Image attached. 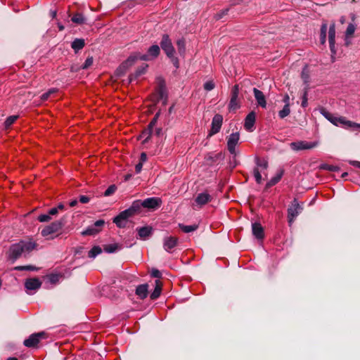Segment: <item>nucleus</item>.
<instances>
[{"label":"nucleus","mask_w":360,"mask_h":360,"mask_svg":"<svg viewBox=\"0 0 360 360\" xmlns=\"http://www.w3.org/2000/svg\"><path fill=\"white\" fill-rule=\"evenodd\" d=\"M36 248L37 243L34 241L21 240L11 245L8 251V258L14 262L22 255L30 253Z\"/></svg>","instance_id":"obj_1"},{"label":"nucleus","mask_w":360,"mask_h":360,"mask_svg":"<svg viewBox=\"0 0 360 360\" xmlns=\"http://www.w3.org/2000/svg\"><path fill=\"white\" fill-rule=\"evenodd\" d=\"M320 112L326 119L337 127H341L345 129H352L354 131H360V124L347 120L342 116H335L323 108H321Z\"/></svg>","instance_id":"obj_2"},{"label":"nucleus","mask_w":360,"mask_h":360,"mask_svg":"<svg viewBox=\"0 0 360 360\" xmlns=\"http://www.w3.org/2000/svg\"><path fill=\"white\" fill-rule=\"evenodd\" d=\"M63 225L64 222L62 219L53 221L51 224L45 226L41 230V234L43 237H45L46 239H53L56 237L53 236V234L57 233L59 230H60Z\"/></svg>","instance_id":"obj_3"},{"label":"nucleus","mask_w":360,"mask_h":360,"mask_svg":"<svg viewBox=\"0 0 360 360\" xmlns=\"http://www.w3.org/2000/svg\"><path fill=\"white\" fill-rule=\"evenodd\" d=\"M239 140V132L231 133L227 138V150L233 156V158H235L239 154V151L236 148Z\"/></svg>","instance_id":"obj_4"},{"label":"nucleus","mask_w":360,"mask_h":360,"mask_svg":"<svg viewBox=\"0 0 360 360\" xmlns=\"http://www.w3.org/2000/svg\"><path fill=\"white\" fill-rule=\"evenodd\" d=\"M302 207L299 205L296 199H294L291 205L288 209V222L291 226L295 219L302 212Z\"/></svg>","instance_id":"obj_5"},{"label":"nucleus","mask_w":360,"mask_h":360,"mask_svg":"<svg viewBox=\"0 0 360 360\" xmlns=\"http://www.w3.org/2000/svg\"><path fill=\"white\" fill-rule=\"evenodd\" d=\"M137 60L148 61L151 60V58L148 56V53L142 54L141 53H135L131 54L122 64V66L124 68H127L132 65Z\"/></svg>","instance_id":"obj_6"},{"label":"nucleus","mask_w":360,"mask_h":360,"mask_svg":"<svg viewBox=\"0 0 360 360\" xmlns=\"http://www.w3.org/2000/svg\"><path fill=\"white\" fill-rule=\"evenodd\" d=\"M290 148L293 150H309L314 148L318 146L317 141H299L295 142H292L290 143Z\"/></svg>","instance_id":"obj_7"},{"label":"nucleus","mask_w":360,"mask_h":360,"mask_svg":"<svg viewBox=\"0 0 360 360\" xmlns=\"http://www.w3.org/2000/svg\"><path fill=\"white\" fill-rule=\"evenodd\" d=\"M160 46L167 57L174 55L175 50L168 34H164L160 41Z\"/></svg>","instance_id":"obj_8"},{"label":"nucleus","mask_w":360,"mask_h":360,"mask_svg":"<svg viewBox=\"0 0 360 360\" xmlns=\"http://www.w3.org/2000/svg\"><path fill=\"white\" fill-rule=\"evenodd\" d=\"M105 224V221L103 219L97 220L94 224L88 226L82 234L84 236H93L101 231L102 227Z\"/></svg>","instance_id":"obj_9"},{"label":"nucleus","mask_w":360,"mask_h":360,"mask_svg":"<svg viewBox=\"0 0 360 360\" xmlns=\"http://www.w3.org/2000/svg\"><path fill=\"white\" fill-rule=\"evenodd\" d=\"M162 202L160 198H148L143 200V207L150 210H155L161 206Z\"/></svg>","instance_id":"obj_10"},{"label":"nucleus","mask_w":360,"mask_h":360,"mask_svg":"<svg viewBox=\"0 0 360 360\" xmlns=\"http://www.w3.org/2000/svg\"><path fill=\"white\" fill-rule=\"evenodd\" d=\"M45 333L43 332L33 333L27 339H25L23 342V344L27 347H36L41 338L44 336Z\"/></svg>","instance_id":"obj_11"},{"label":"nucleus","mask_w":360,"mask_h":360,"mask_svg":"<svg viewBox=\"0 0 360 360\" xmlns=\"http://www.w3.org/2000/svg\"><path fill=\"white\" fill-rule=\"evenodd\" d=\"M212 196L207 192H202L196 196L195 198V204L193 206H197L198 208L202 207L212 200Z\"/></svg>","instance_id":"obj_12"},{"label":"nucleus","mask_w":360,"mask_h":360,"mask_svg":"<svg viewBox=\"0 0 360 360\" xmlns=\"http://www.w3.org/2000/svg\"><path fill=\"white\" fill-rule=\"evenodd\" d=\"M223 122V117L217 114L214 116L212 121V127L210 132V135H214L217 133H218L221 127Z\"/></svg>","instance_id":"obj_13"},{"label":"nucleus","mask_w":360,"mask_h":360,"mask_svg":"<svg viewBox=\"0 0 360 360\" xmlns=\"http://www.w3.org/2000/svg\"><path fill=\"white\" fill-rule=\"evenodd\" d=\"M179 242V239L173 236H167L163 239V248L165 251L171 252L172 250L174 248Z\"/></svg>","instance_id":"obj_14"},{"label":"nucleus","mask_w":360,"mask_h":360,"mask_svg":"<svg viewBox=\"0 0 360 360\" xmlns=\"http://www.w3.org/2000/svg\"><path fill=\"white\" fill-rule=\"evenodd\" d=\"M328 41H329V46L330 49L333 54L336 53V49H335V24L333 23L329 27L328 30Z\"/></svg>","instance_id":"obj_15"},{"label":"nucleus","mask_w":360,"mask_h":360,"mask_svg":"<svg viewBox=\"0 0 360 360\" xmlns=\"http://www.w3.org/2000/svg\"><path fill=\"white\" fill-rule=\"evenodd\" d=\"M256 115L254 111L250 112L245 119L244 127L247 131H252L255 123Z\"/></svg>","instance_id":"obj_16"},{"label":"nucleus","mask_w":360,"mask_h":360,"mask_svg":"<svg viewBox=\"0 0 360 360\" xmlns=\"http://www.w3.org/2000/svg\"><path fill=\"white\" fill-rule=\"evenodd\" d=\"M138 236L141 240H147L153 233V228L149 226H146L136 229Z\"/></svg>","instance_id":"obj_17"},{"label":"nucleus","mask_w":360,"mask_h":360,"mask_svg":"<svg viewBox=\"0 0 360 360\" xmlns=\"http://www.w3.org/2000/svg\"><path fill=\"white\" fill-rule=\"evenodd\" d=\"M253 93L257 105L263 108H265L266 107V101L263 92L257 88H254Z\"/></svg>","instance_id":"obj_18"},{"label":"nucleus","mask_w":360,"mask_h":360,"mask_svg":"<svg viewBox=\"0 0 360 360\" xmlns=\"http://www.w3.org/2000/svg\"><path fill=\"white\" fill-rule=\"evenodd\" d=\"M41 281L37 278H29L25 283V287L29 290H37L41 287Z\"/></svg>","instance_id":"obj_19"},{"label":"nucleus","mask_w":360,"mask_h":360,"mask_svg":"<svg viewBox=\"0 0 360 360\" xmlns=\"http://www.w3.org/2000/svg\"><path fill=\"white\" fill-rule=\"evenodd\" d=\"M252 234L257 239H263L264 236V229L259 223L255 222L252 224Z\"/></svg>","instance_id":"obj_20"},{"label":"nucleus","mask_w":360,"mask_h":360,"mask_svg":"<svg viewBox=\"0 0 360 360\" xmlns=\"http://www.w3.org/2000/svg\"><path fill=\"white\" fill-rule=\"evenodd\" d=\"M148 287L147 284L139 285L136 287V294L141 298L144 299L148 295Z\"/></svg>","instance_id":"obj_21"},{"label":"nucleus","mask_w":360,"mask_h":360,"mask_svg":"<svg viewBox=\"0 0 360 360\" xmlns=\"http://www.w3.org/2000/svg\"><path fill=\"white\" fill-rule=\"evenodd\" d=\"M85 45V41L83 39H75L71 44V47L75 53L82 49Z\"/></svg>","instance_id":"obj_22"},{"label":"nucleus","mask_w":360,"mask_h":360,"mask_svg":"<svg viewBox=\"0 0 360 360\" xmlns=\"http://www.w3.org/2000/svg\"><path fill=\"white\" fill-rule=\"evenodd\" d=\"M283 175V170L280 169L266 184L267 187H271L280 181Z\"/></svg>","instance_id":"obj_23"},{"label":"nucleus","mask_w":360,"mask_h":360,"mask_svg":"<svg viewBox=\"0 0 360 360\" xmlns=\"http://www.w3.org/2000/svg\"><path fill=\"white\" fill-rule=\"evenodd\" d=\"M160 52V49L158 45L154 44L150 46L147 51V53L151 60L156 58Z\"/></svg>","instance_id":"obj_24"},{"label":"nucleus","mask_w":360,"mask_h":360,"mask_svg":"<svg viewBox=\"0 0 360 360\" xmlns=\"http://www.w3.org/2000/svg\"><path fill=\"white\" fill-rule=\"evenodd\" d=\"M161 289H162L161 282L159 280H156L155 289L150 294V299L156 300L157 298H158L161 293Z\"/></svg>","instance_id":"obj_25"},{"label":"nucleus","mask_w":360,"mask_h":360,"mask_svg":"<svg viewBox=\"0 0 360 360\" xmlns=\"http://www.w3.org/2000/svg\"><path fill=\"white\" fill-rule=\"evenodd\" d=\"M257 167L261 171H265L268 168V162L265 159H260L259 158H256L255 159Z\"/></svg>","instance_id":"obj_26"},{"label":"nucleus","mask_w":360,"mask_h":360,"mask_svg":"<svg viewBox=\"0 0 360 360\" xmlns=\"http://www.w3.org/2000/svg\"><path fill=\"white\" fill-rule=\"evenodd\" d=\"M148 65L145 64L137 69L134 75L130 77V82H131L134 79L138 78L146 72Z\"/></svg>","instance_id":"obj_27"},{"label":"nucleus","mask_w":360,"mask_h":360,"mask_svg":"<svg viewBox=\"0 0 360 360\" xmlns=\"http://www.w3.org/2000/svg\"><path fill=\"white\" fill-rule=\"evenodd\" d=\"M71 20L77 25H82L85 23L86 18L82 13H77L72 17Z\"/></svg>","instance_id":"obj_28"},{"label":"nucleus","mask_w":360,"mask_h":360,"mask_svg":"<svg viewBox=\"0 0 360 360\" xmlns=\"http://www.w3.org/2000/svg\"><path fill=\"white\" fill-rule=\"evenodd\" d=\"M141 207H143V200H134L129 207L130 210L134 213V214L139 212Z\"/></svg>","instance_id":"obj_29"},{"label":"nucleus","mask_w":360,"mask_h":360,"mask_svg":"<svg viewBox=\"0 0 360 360\" xmlns=\"http://www.w3.org/2000/svg\"><path fill=\"white\" fill-rule=\"evenodd\" d=\"M328 26L326 23L322 24L321 27V33H320V42L321 44H324L326 41V32H327Z\"/></svg>","instance_id":"obj_30"},{"label":"nucleus","mask_w":360,"mask_h":360,"mask_svg":"<svg viewBox=\"0 0 360 360\" xmlns=\"http://www.w3.org/2000/svg\"><path fill=\"white\" fill-rule=\"evenodd\" d=\"M102 252V249L99 246H94L88 253L89 258L94 259L97 255Z\"/></svg>","instance_id":"obj_31"},{"label":"nucleus","mask_w":360,"mask_h":360,"mask_svg":"<svg viewBox=\"0 0 360 360\" xmlns=\"http://www.w3.org/2000/svg\"><path fill=\"white\" fill-rule=\"evenodd\" d=\"M120 249V246L116 243L106 245L103 248L104 251L107 253H114Z\"/></svg>","instance_id":"obj_32"},{"label":"nucleus","mask_w":360,"mask_h":360,"mask_svg":"<svg viewBox=\"0 0 360 360\" xmlns=\"http://www.w3.org/2000/svg\"><path fill=\"white\" fill-rule=\"evenodd\" d=\"M290 113V104L285 105L281 110L278 112V116L281 119H283L288 116Z\"/></svg>","instance_id":"obj_33"},{"label":"nucleus","mask_w":360,"mask_h":360,"mask_svg":"<svg viewBox=\"0 0 360 360\" xmlns=\"http://www.w3.org/2000/svg\"><path fill=\"white\" fill-rule=\"evenodd\" d=\"M179 227L184 233H191L195 231L198 229V226L194 225H184L179 224Z\"/></svg>","instance_id":"obj_34"},{"label":"nucleus","mask_w":360,"mask_h":360,"mask_svg":"<svg viewBox=\"0 0 360 360\" xmlns=\"http://www.w3.org/2000/svg\"><path fill=\"white\" fill-rule=\"evenodd\" d=\"M133 215H134V213L129 207L128 209L121 212L119 214V218H122L124 220H127L128 218L132 217Z\"/></svg>","instance_id":"obj_35"},{"label":"nucleus","mask_w":360,"mask_h":360,"mask_svg":"<svg viewBox=\"0 0 360 360\" xmlns=\"http://www.w3.org/2000/svg\"><path fill=\"white\" fill-rule=\"evenodd\" d=\"M17 271H37L39 268L33 265L17 266L14 268Z\"/></svg>","instance_id":"obj_36"},{"label":"nucleus","mask_w":360,"mask_h":360,"mask_svg":"<svg viewBox=\"0 0 360 360\" xmlns=\"http://www.w3.org/2000/svg\"><path fill=\"white\" fill-rule=\"evenodd\" d=\"M263 172V171H261L259 169L258 167H255L253 169V175L255 179V181L257 184H261L262 181V177L261 173Z\"/></svg>","instance_id":"obj_37"},{"label":"nucleus","mask_w":360,"mask_h":360,"mask_svg":"<svg viewBox=\"0 0 360 360\" xmlns=\"http://www.w3.org/2000/svg\"><path fill=\"white\" fill-rule=\"evenodd\" d=\"M320 169L330 171V172H337V171H339V169H340V168L338 166L331 165H328V164H321L320 165Z\"/></svg>","instance_id":"obj_38"},{"label":"nucleus","mask_w":360,"mask_h":360,"mask_svg":"<svg viewBox=\"0 0 360 360\" xmlns=\"http://www.w3.org/2000/svg\"><path fill=\"white\" fill-rule=\"evenodd\" d=\"M113 222L117 225L119 228H124L126 226L127 220H124L122 218H119V214L116 216L114 219Z\"/></svg>","instance_id":"obj_39"},{"label":"nucleus","mask_w":360,"mask_h":360,"mask_svg":"<svg viewBox=\"0 0 360 360\" xmlns=\"http://www.w3.org/2000/svg\"><path fill=\"white\" fill-rule=\"evenodd\" d=\"M176 46L180 55H183L185 53V41L183 39H179L176 41Z\"/></svg>","instance_id":"obj_40"},{"label":"nucleus","mask_w":360,"mask_h":360,"mask_svg":"<svg viewBox=\"0 0 360 360\" xmlns=\"http://www.w3.org/2000/svg\"><path fill=\"white\" fill-rule=\"evenodd\" d=\"M18 117V115H11L8 117L4 122L5 127H10L16 121Z\"/></svg>","instance_id":"obj_41"},{"label":"nucleus","mask_w":360,"mask_h":360,"mask_svg":"<svg viewBox=\"0 0 360 360\" xmlns=\"http://www.w3.org/2000/svg\"><path fill=\"white\" fill-rule=\"evenodd\" d=\"M158 98L159 99H163L164 98H166V89L165 84L163 83L160 84L159 88L158 90Z\"/></svg>","instance_id":"obj_42"},{"label":"nucleus","mask_w":360,"mask_h":360,"mask_svg":"<svg viewBox=\"0 0 360 360\" xmlns=\"http://www.w3.org/2000/svg\"><path fill=\"white\" fill-rule=\"evenodd\" d=\"M302 79H303V81L305 84H307L309 82V75L308 67L307 65H305L302 70Z\"/></svg>","instance_id":"obj_43"},{"label":"nucleus","mask_w":360,"mask_h":360,"mask_svg":"<svg viewBox=\"0 0 360 360\" xmlns=\"http://www.w3.org/2000/svg\"><path fill=\"white\" fill-rule=\"evenodd\" d=\"M160 112H158L155 115V116H154V117L152 119V120L150 121V124H149V125H148V130L150 131V134H151V133H152L153 128V127L156 124L157 121H158V117H159V116H160Z\"/></svg>","instance_id":"obj_44"},{"label":"nucleus","mask_w":360,"mask_h":360,"mask_svg":"<svg viewBox=\"0 0 360 360\" xmlns=\"http://www.w3.org/2000/svg\"><path fill=\"white\" fill-rule=\"evenodd\" d=\"M56 91H57V89L55 88L50 89L48 91L44 93L41 96V101H46L52 94H54Z\"/></svg>","instance_id":"obj_45"},{"label":"nucleus","mask_w":360,"mask_h":360,"mask_svg":"<svg viewBox=\"0 0 360 360\" xmlns=\"http://www.w3.org/2000/svg\"><path fill=\"white\" fill-rule=\"evenodd\" d=\"M355 29H356L355 25H354L352 23H349L346 30V32H345L346 37H349L352 36L354 33Z\"/></svg>","instance_id":"obj_46"},{"label":"nucleus","mask_w":360,"mask_h":360,"mask_svg":"<svg viewBox=\"0 0 360 360\" xmlns=\"http://www.w3.org/2000/svg\"><path fill=\"white\" fill-rule=\"evenodd\" d=\"M240 105L237 101V99L231 98L229 108L230 110H235L239 108Z\"/></svg>","instance_id":"obj_47"},{"label":"nucleus","mask_w":360,"mask_h":360,"mask_svg":"<svg viewBox=\"0 0 360 360\" xmlns=\"http://www.w3.org/2000/svg\"><path fill=\"white\" fill-rule=\"evenodd\" d=\"M117 190V187L115 185H110L104 192L105 196H110L113 194Z\"/></svg>","instance_id":"obj_48"},{"label":"nucleus","mask_w":360,"mask_h":360,"mask_svg":"<svg viewBox=\"0 0 360 360\" xmlns=\"http://www.w3.org/2000/svg\"><path fill=\"white\" fill-rule=\"evenodd\" d=\"M214 86H215V84L212 80L207 81L204 84V89L207 91H212V89H214Z\"/></svg>","instance_id":"obj_49"},{"label":"nucleus","mask_w":360,"mask_h":360,"mask_svg":"<svg viewBox=\"0 0 360 360\" xmlns=\"http://www.w3.org/2000/svg\"><path fill=\"white\" fill-rule=\"evenodd\" d=\"M38 220H39L40 222H46V221H49V220H51V215L49 214V212H48L47 214H40V215L38 217Z\"/></svg>","instance_id":"obj_50"},{"label":"nucleus","mask_w":360,"mask_h":360,"mask_svg":"<svg viewBox=\"0 0 360 360\" xmlns=\"http://www.w3.org/2000/svg\"><path fill=\"white\" fill-rule=\"evenodd\" d=\"M93 61L94 60L92 57L87 58L84 64L82 65V68L84 70L87 69L93 64Z\"/></svg>","instance_id":"obj_51"},{"label":"nucleus","mask_w":360,"mask_h":360,"mask_svg":"<svg viewBox=\"0 0 360 360\" xmlns=\"http://www.w3.org/2000/svg\"><path fill=\"white\" fill-rule=\"evenodd\" d=\"M238 93H239L238 86V85L233 86V87L232 89V91H231V98L238 99Z\"/></svg>","instance_id":"obj_52"},{"label":"nucleus","mask_w":360,"mask_h":360,"mask_svg":"<svg viewBox=\"0 0 360 360\" xmlns=\"http://www.w3.org/2000/svg\"><path fill=\"white\" fill-rule=\"evenodd\" d=\"M302 106L305 108L307 105V91H305L302 98Z\"/></svg>","instance_id":"obj_53"},{"label":"nucleus","mask_w":360,"mask_h":360,"mask_svg":"<svg viewBox=\"0 0 360 360\" xmlns=\"http://www.w3.org/2000/svg\"><path fill=\"white\" fill-rule=\"evenodd\" d=\"M169 58L171 59V61L173 63V65H174V67L176 68H178L179 66L178 58L176 57H175L174 55H173L172 57H169Z\"/></svg>","instance_id":"obj_54"},{"label":"nucleus","mask_w":360,"mask_h":360,"mask_svg":"<svg viewBox=\"0 0 360 360\" xmlns=\"http://www.w3.org/2000/svg\"><path fill=\"white\" fill-rule=\"evenodd\" d=\"M151 276L154 278H160L162 274L158 269H153L151 271Z\"/></svg>","instance_id":"obj_55"},{"label":"nucleus","mask_w":360,"mask_h":360,"mask_svg":"<svg viewBox=\"0 0 360 360\" xmlns=\"http://www.w3.org/2000/svg\"><path fill=\"white\" fill-rule=\"evenodd\" d=\"M90 200V198L89 197L86 196V195H80L79 196V201L83 203V204H85V203H87L89 202Z\"/></svg>","instance_id":"obj_56"},{"label":"nucleus","mask_w":360,"mask_h":360,"mask_svg":"<svg viewBox=\"0 0 360 360\" xmlns=\"http://www.w3.org/2000/svg\"><path fill=\"white\" fill-rule=\"evenodd\" d=\"M49 214L51 216H53V215H56L58 214V208H56V207H52L49 210Z\"/></svg>","instance_id":"obj_57"},{"label":"nucleus","mask_w":360,"mask_h":360,"mask_svg":"<svg viewBox=\"0 0 360 360\" xmlns=\"http://www.w3.org/2000/svg\"><path fill=\"white\" fill-rule=\"evenodd\" d=\"M142 167H143V163L142 162H139L138 164L136 165L135 166V171L137 174L140 173L141 169H142Z\"/></svg>","instance_id":"obj_58"},{"label":"nucleus","mask_w":360,"mask_h":360,"mask_svg":"<svg viewBox=\"0 0 360 360\" xmlns=\"http://www.w3.org/2000/svg\"><path fill=\"white\" fill-rule=\"evenodd\" d=\"M147 160V155L145 153H142L140 156V162H145Z\"/></svg>","instance_id":"obj_59"},{"label":"nucleus","mask_w":360,"mask_h":360,"mask_svg":"<svg viewBox=\"0 0 360 360\" xmlns=\"http://www.w3.org/2000/svg\"><path fill=\"white\" fill-rule=\"evenodd\" d=\"M227 13H228V9H225V10H224L221 12V13L217 14V16H216V18L217 19H220V18H221L223 17V15L227 14Z\"/></svg>","instance_id":"obj_60"},{"label":"nucleus","mask_w":360,"mask_h":360,"mask_svg":"<svg viewBox=\"0 0 360 360\" xmlns=\"http://www.w3.org/2000/svg\"><path fill=\"white\" fill-rule=\"evenodd\" d=\"M283 101L285 103V105L290 104V97L288 94L284 96Z\"/></svg>","instance_id":"obj_61"},{"label":"nucleus","mask_w":360,"mask_h":360,"mask_svg":"<svg viewBox=\"0 0 360 360\" xmlns=\"http://www.w3.org/2000/svg\"><path fill=\"white\" fill-rule=\"evenodd\" d=\"M350 164L352 165H353L354 167H356L360 169V162L359 161L354 160V161L351 162Z\"/></svg>","instance_id":"obj_62"},{"label":"nucleus","mask_w":360,"mask_h":360,"mask_svg":"<svg viewBox=\"0 0 360 360\" xmlns=\"http://www.w3.org/2000/svg\"><path fill=\"white\" fill-rule=\"evenodd\" d=\"M221 157V153H217L214 155V157H209L207 158V160H214V159H218V158H220Z\"/></svg>","instance_id":"obj_63"},{"label":"nucleus","mask_w":360,"mask_h":360,"mask_svg":"<svg viewBox=\"0 0 360 360\" xmlns=\"http://www.w3.org/2000/svg\"><path fill=\"white\" fill-rule=\"evenodd\" d=\"M58 280V275H51L50 277V281L52 283L56 282Z\"/></svg>","instance_id":"obj_64"}]
</instances>
